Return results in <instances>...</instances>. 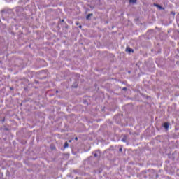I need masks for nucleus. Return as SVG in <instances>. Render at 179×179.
<instances>
[{
    "label": "nucleus",
    "mask_w": 179,
    "mask_h": 179,
    "mask_svg": "<svg viewBox=\"0 0 179 179\" xmlns=\"http://www.w3.org/2000/svg\"><path fill=\"white\" fill-rule=\"evenodd\" d=\"M126 51H127L128 52H134V50L131 49V48H127Z\"/></svg>",
    "instance_id": "f257e3e1"
},
{
    "label": "nucleus",
    "mask_w": 179,
    "mask_h": 179,
    "mask_svg": "<svg viewBox=\"0 0 179 179\" xmlns=\"http://www.w3.org/2000/svg\"><path fill=\"white\" fill-rule=\"evenodd\" d=\"M164 127L165 128V129H169V123H164Z\"/></svg>",
    "instance_id": "f03ea898"
},
{
    "label": "nucleus",
    "mask_w": 179,
    "mask_h": 179,
    "mask_svg": "<svg viewBox=\"0 0 179 179\" xmlns=\"http://www.w3.org/2000/svg\"><path fill=\"white\" fill-rule=\"evenodd\" d=\"M137 0H129L130 3H136Z\"/></svg>",
    "instance_id": "7ed1b4c3"
},
{
    "label": "nucleus",
    "mask_w": 179,
    "mask_h": 179,
    "mask_svg": "<svg viewBox=\"0 0 179 179\" xmlns=\"http://www.w3.org/2000/svg\"><path fill=\"white\" fill-rule=\"evenodd\" d=\"M154 5L155 6H157V8H159V9H163V8L159 4H154Z\"/></svg>",
    "instance_id": "20e7f679"
},
{
    "label": "nucleus",
    "mask_w": 179,
    "mask_h": 179,
    "mask_svg": "<svg viewBox=\"0 0 179 179\" xmlns=\"http://www.w3.org/2000/svg\"><path fill=\"white\" fill-rule=\"evenodd\" d=\"M90 16H93V14H88L87 15V17H86V19L87 20H89L90 18Z\"/></svg>",
    "instance_id": "39448f33"
},
{
    "label": "nucleus",
    "mask_w": 179,
    "mask_h": 179,
    "mask_svg": "<svg viewBox=\"0 0 179 179\" xmlns=\"http://www.w3.org/2000/svg\"><path fill=\"white\" fill-rule=\"evenodd\" d=\"M64 148H68V143L67 142L65 143Z\"/></svg>",
    "instance_id": "423d86ee"
},
{
    "label": "nucleus",
    "mask_w": 179,
    "mask_h": 179,
    "mask_svg": "<svg viewBox=\"0 0 179 179\" xmlns=\"http://www.w3.org/2000/svg\"><path fill=\"white\" fill-rule=\"evenodd\" d=\"M76 26H79V22L76 23Z\"/></svg>",
    "instance_id": "0eeeda50"
},
{
    "label": "nucleus",
    "mask_w": 179,
    "mask_h": 179,
    "mask_svg": "<svg viewBox=\"0 0 179 179\" xmlns=\"http://www.w3.org/2000/svg\"><path fill=\"white\" fill-rule=\"evenodd\" d=\"M123 90H127V87H123Z\"/></svg>",
    "instance_id": "6e6552de"
},
{
    "label": "nucleus",
    "mask_w": 179,
    "mask_h": 179,
    "mask_svg": "<svg viewBox=\"0 0 179 179\" xmlns=\"http://www.w3.org/2000/svg\"><path fill=\"white\" fill-rule=\"evenodd\" d=\"M79 28H80V29H82V25H80V26H79Z\"/></svg>",
    "instance_id": "1a4fd4ad"
},
{
    "label": "nucleus",
    "mask_w": 179,
    "mask_h": 179,
    "mask_svg": "<svg viewBox=\"0 0 179 179\" xmlns=\"http://www.w3.org/2000/svg\"><path fill=\"white\" fill-rule=\"evenodd\" d=\"M10 90H13V87H10Z\"/></svg>",
    "instance_id": "9d476101"
},
{
    "label": "nucleus",
    "mask_w": 179,
    "mask_h": 179,
    "mask_svg": "<svg viewBox=\"0 0 179 179\" xmlns=\"http://www.w3.org/2000/svg\"><path fill=\"white\" fill-rule=\"evenodd\" d=\"M62 22H65V20H62Z\"/></svg>",
    "instance_id": "9b49d317"
},
{
    "label": "nucleus",
    "mask_w": 179,
    "mask_h": 179,
    "mask_svg": "<svg viewBox=\"0 0 179 179\" xmlns=\"http://www.w3.org/2000/svg\"><path fill=\"white\" fill-rule=\"evenodd\" d=\"M120 152H121V150H122V148H120Z\"/></svg>",
    "instance_id": "f8f14e48"
},
{
    "label": "nucleus",
    "mask_w": 179,
    "mask_h": 179,
    "mask_svg": "<svg viewBox=\"0 0 179 179\" xmlns=\"http://www.w3.org/2000/svg\"><path fill=\"white\" fill-rule=\"evenodd\" d=\"M94 156L96 157V156H97V155L95 154Z\"/></svg>",
    "instance_id": "ddd939ff"
}]
</instances>
